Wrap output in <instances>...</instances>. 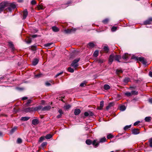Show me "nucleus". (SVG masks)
<instances>
[{
	"label": "nucleus",
	"mask_w": 152,
	"mask_h": 152,
	"mask_svg": "<svg viewBox=\"0 0 152 152\" xmlns=\"http://www.w3.org/2000/svg\"><path fill=\"white\" fill-rule=\"evenodd\" d=\"M53 44V43L50 42L44 45V46L45 47H47L48 48H51L50 45Z\"/></svg>",
	"instance_id": "aec40b11"
},
{
	"label": "nucleus",
	"mask_w": 152,
	"mask_h": 152,
	"mask_svg": "<svg viewBox=\"0 0 152 152\" xmlns=\"http://www.w3.org/2000/svg\"><path fill=\"white\" fill-rule=\"evenodd\" d=\"M113 137V136L111 134H108L107 136V138L108 139L112 138Z\"/></svg>",
	"instance_id": "79ce46f5"
},
{
	"label": "nucleus",
	"mask_w": 152,
	"mask_h": 152,
	"mask_svg": "<svg viewBox=\"0 0 152 152\" xmlns=\"http://www.w3.org/2000/svg\"><path fill=\"white\" fill-rule=\"evenodd\" d=\"M27 99L28 98L27 97H24L22 98V99L23 100H25Z\"/></svg>",
	"instance_id": "0e129e2a"
},
{
	"label": "nucleus",
	"mask_w": 152,
	"mask_h": 152,
	"mask_svg": "<svg viewBox=\"0 0 152 152\" xmlns=\"http://www.w3.org/2000/svg\"><path fill=\"white\" fill-rule=\"evenodd\" d=\"M86 143L88 145H90L92 143L93 144V142L90 139H87L86 140Z\"/></svg>",
	"instance_id": "5701e85b"
},
{
	"label": "nucleus",
	"mask_w": 152,
	"mask_h": 152,
	"mask_svg": "<svg viewBox=\"0 0 152 152\" xmlns=\"http://www.w3.org/2000/svg\"><path fill=\"white\" fill-rule=\"evenodd\" d=\"M68 71L71 73H72L74 72V70L73 69L71 68L70 67H69L68 69Z\"/></svg>",
	"instance_id": "c03bdc74"
},
{
	"label": "nucleus",
	"mask_w": 152,
	"mask_h": 152,
	"mask_svg": "<svg viewBox=\"0 0 152 152\" xmlns=\"http://www.w3.org/2000/svg\"><path fill=\"white\" fill-rule=\"evenodd\" d=\"M58 112L60 113V114L62 115L63 113L62 110L61 109H59L58 110Z\"/></svg>",
	"instance_id": "bf43d9fd"
},
{
	"label": "nucleus",
	"mask_w": 152,
	"mask_h": 152,
	"mask_svg": "<svg viewBox=\"0 0 152 152\" xmlns=\"http://www.w3.org/2000/svg\"><path fill=\"white\" fill-rule=\"evenodd\" d=\"M140 123V121H137L134 123V126H136V125H137Z\"/></svg>",
	"instance_id": "4d7b16f0"
},
{
	"label": "nucleus",
	"mask_w": 152,
	"mask_h": 152,
	"mask_svg": "<svg viewBox=\"0 0 152 152\" xmlns=\"http://www.w3.org/2000/svg\"><path fill=\"white\" fill-rule=\"evenodd\" d=\"M37 36V35H33L32 36V37H33V38H35V37H36Z\"/></svg>",
	"instance_id": "774afa93"
},
{
	"label": "nucleus",
	"mask_w": 152,
	"mask_h": 152,
	"mask_svg": "<svg viewBox=\"0 0 152 152\" xmlns=\"http://www.w3.org/2000/svg\"><path fill=\"white\" fill-rule=\"evenodd\" d=\"M43 108V107L42 106L39 105L38 106L34 107V111L38 110H41Z\"/></svg>",
	"instance_id": "f3484780"
},
{
	"label": "nucleus",
	"mask_w": 152,
	"mask_h": 152,
	"mask_svg": "<svg viewBox=\"0 0 152 152\" xmlns=\"http://www.w3.org/2000/svg\"><path fill=\"white\" fill-rule=\"evenodd\" d=\"M152 21V18H150L144 22V25L150 24Z\"/></svg>",
	"instance_id": "0eeeda50"
},
{
	"label": "nucleus",
	"mask_w": 152,
	"mask_h": 152,
	"mask_svg": "<svg viewBox=\"0 0 152 152\" xmlns=\"http://www.w3.org/2000/svg\"><path fill=\"white\" fill-rule=\"evenodd\" d=\"M71 107V106L70 105L67 104L64 106V108L66 110H68Z\"/></svg>",
	"instance_id": "473e14b6"
},
{
	"label": "nucleus",
	"mask_w": 152,
	"mask_h": 152,
	"mask_svg": "<svg viewBox=\"0 0 152 152\" xmlns=\"http://www.w3.org/2000/svg\"><path fill=\"white\" fill-rule=\"evenodd\" d=\"M32 102V100H31L30 99H29L28 100L27 102L26 103V104L27 106H28V105H29V104L31 103Z\"/></svg>",
	"instance_id": "a18cd8bd"
},
{
	"label": "nucleus",
	"mask_w": 152,
	"mask_h": 152,
	"mask_svg": "<svg viewBox=\"0 0 152 152\" xmlns=\"http://www.w3.org/2000/svg\"><path fill=\"white\" fill-rule=\"evenodd\" d=\"M62 115L60 114V115H57V118H61V117Z\"/></svg>",
	"instance_id": "e2e57ef3"
},
{
	"label": "nucleus",
	"mask_w": 152,
	"mask_h": 152,
	"mask_svg": "<svg viewBox=\"0 0 152 152\" xmlns=\"http://www.w3.org/2000/svg\"><path fill=\"white\" fill-rule=\"evenodd\" d=\"M97 61L99 63L101 64L103 63L104 61L103 59H100L97 60Z\"/></svg>",
	"instance_id": "09e8293b"
},
{
	"label": "nucleus",
	"mask_w": 152,
	"mask_h": 152,
	"mask_svg": "<svg viewBox=\"0 0 152 152\" xmlns=\"http://www.w3.org/2000/svg\"><path fill=\"white\" fill-rule=\"evenodd\" d=\"M16 6L14 3H9L8 1H3L0 3V13L4 10L11 12Z\"/></svg>",
	"instance_id": "f257e3e1"
},
{
	"label": "nucleus",
	"mask_w": 152,
	"mask_h": 152,
	"mask_svg": "<svg viewBox=\"0 0 152 152\" xmlns=\"http://www.w3.org/2000/svg\"><path fill=\"white\" fill-rule=\"evenodd\" d=\"M39 123V120L37 119H34L32 121V124L34 125H36Z\"/></svg>",
	"instance_id": "1a4fd4ad"
},
{
	"label": "nucleus",
	"mask_w": 152,
	"mask_h": 152,
	"mask_svg": "<svg viewBox=\"0 0 152 152\" xmlns=\"http://www.w3.org/2000/svg\"><path fill=\"white\" fill-rule=\"evenodd\" d=\"M30 118L28 117H22L21 118V120L23 121H27Z\"/></svg>",
	"instance_id": "412c9836"
},
{
	"label": "nucleus",
	"mask_w": 152,
	"mask_h": 152,
	"mask_svg": "<svg viewBox=\"0 0 152 152\" xmlns=\"http://www.w3.org/2000/svg\"><path fill=\"white\" fill-rule=\"evenodd\" d=\"M31 4L32 5H34L36 4V2L35 0H32L31 2Z\"/></svg>",
	"instance_id": "5fc2aeb1"
},
{
	"label": "nucleus",
	"mask_w": 152,
	"mask_h": 152,
	"mask_svg": "<svg viewBox=\"0 0 152 152\" xmlns=\"http://www.w3.org/2000/svg\"><path fill=\"white\" fill-rule=\"evenodd\" d=\"M45 137H41L39 139V141L40 142H42L45 139Z\"/></svg>",
	"instance_id": "8fccbe9b"
},
{
	"label": "nucleus",
	"mask_w": 152,
	"mask_h": 152,
	"mask_svg": "<svg viewBox=\"0 0 152 152\" xmlns=\"http://www.w3.org/2000/svg\"><path fill=\"white\" fill-rule=\"evenodd\" d=\"M116 72L117 73H122V71L121 70H117Z\"/></svg>",
	"instance_id": "680f3d73"
},
{
	"label": "nucleus",
	"mask_w": 152,
	"mask_h": 152,
	"mask_svg": "<svg viewBox=\"0 0 152 152\" xmlns=\"http://www.w3.org/2000/svg\"><path fill=\"white\" fill-rule=\"evenodd\" d=\"M130 80V79L128 77H126L124 80V82L125 83H128Z\"/></svg>",
	"instance_id": "4c0bfd02"
},
{
	"label": "nucleus",
	"mask_w": 152,
	"mask_h": 152,
	"mask_svg": "<svg viewBox=\"0 0 152 152\" xmlns=\"http://www.w3.org/2000/svg\"><path fill=\"white\" fill-rule=\"evenodd\" d=\"M106 140V138L105 137L101 138L99 142L97 141V140H94L93 142V145L95 147H96L98 146L99 142H105Z\"/></svg>",
	"instance_id": "f03ea898"
},
{
	"label": "nucleus",
	"mask_w": 152,
	"mask_h": 152,
	"mask_svg": "<svg viewBox=\"0 0 152 152\" xmlns=\"http://www.w3.org/2000/svg\"><path fill=\"white\" fill-rule=\"evenodd\" d=\"M149 75L150 77H152V72L151 71L149 72Z\"/></svg>",
	"instance_id": "052dcab7"
},
{
	"label": "nucleus",
	"mask_w": 152,
	"mask_h": 152,
	"mask_svg": "<svg viewBox=\"0 0 152 152\" xmlns=\"http://www.w3.org/2000/svg\"><path fill=\"white\" fill-rule=\"evenodd\" d=\"M131 125H126V126H125L124 129V130H126L130 128L131 127Z\"/></svg>",
	"instance_id": "72a5a7b5"
},
{
	"label": "nucleus",
	"mask_w": 152,
	"mask_h": 152,
	"mask_svg": "<svg viewBox=\"0 0 152 152\" xmlns=\"http://www.w3.org/2000/svg\"><path fill=\"white\" fill-rule=\"evenodd\" d=\"M104 50L106 53H107L109 50V48L107 46H105L104 47Z\"/></svg>",
	"instance_id": "2f4dec72"
},
{
	"label": "nucleus",
	"mask_w": 152,
	"mask_h": 152,
	"mask_svg": "<svg viewBox=\"0 0 152 152\" xmlns=\"http://www.w3.org/2000/svg\"><path fill=\"white\" fill-rule=\"evenodd\" d=\"M47 144V142H43L41 145V147L42 148H44L45 147Z\"/></svg>",
	"instance_id": "a19ab883"
},
{
	"label": "nucleus",
	"mask_w": 152,
	"mask_h": 152,
	"mask_svg": "<svg viewBox=\"0 0 152 152\" xmlns=\"http://www.w3.org/2000/svg\"><path fill=\"white\" fill-rule=\"evenodd\" d=\"M45 7L40 5L38 6V8L39 10H43L45 8Z\"/></svg>",
	"instance_id": "37998d69"
},
{
	"label": "nucleus",
	"mask_w": 152,
	"mask_h": 152,
	"mask_svg": "<svg viewBox=\"0 0 152 152\" xmlns=\"http://www.w3.org/2000/svg\"><path fill=\"white\" fill-rule=\"evenodd\" d=\"M81 111L79 109H76L75 110L74 114L75 115H78L80 113Z\"/></svg>",
	"instance_id": "2eb2a0df"
},
{
	"label": "nucleus",
	"mask_w": 152,
	"mask_h": 152,
	"mask_svg": "<svg viewBox=\"0 0 152 152\" xmlns=\"http://www.w3.org/2000/svg\"><path fill=\"white\" fill-rule=\"evenodd\" d=\"M39 61L38 60L37 58L34 59L32 61V64L33 65L35 66L38 63Z\"/></svg>",
	"instance_id": "a211bd4d"
},
{
	"label": "nucleus",
	"mask_w": 152,
	"mask_h": 152,
	"mask_svg": "<svg viewBox=\"0 0 152 152\" xmlns=\"http://www.w3.org/2000/svg\"><path fill=\"white\" fill-rule=\"evenodd\" d=\"M43 75L42 74H39L35 75V77L36 78H39L42 76Z\"/></svg>",
	"instance_id": "49530a36"
},
{
	"label": "nucleus",
	"mask_w": 152,
	"mask_h": 152,
	"mask_svg": "<svg viewBox=\"0 0 152 152\" xmlns=\"http://www.w3.org/2000/svg\"><path fill=\"white\" fill-rule=\"evenodd\" d=\"M28 14L27 10L25 9L23 12V19H25L26 18Z\"/></svg>",
	"instance_id": "9d476101"
},
{
	"label": "nucleus",
	"mask_w": 152,
	"mask_h": 152,
	"mask_svg": "<svg viewBox=\"0 0 152 152\" xmlns=\"http://www.w3.org/2000/svg\"><path fill=\"white\" fill-rule=\"evenodd\" d=\"M151 117H147L145 118V120L147 122H149L151 120Z\"/></svg>",
	"instance_id": "bb28decb"
},
{
	"label": "nucleus",
	"mask_w": 152,
	"mask_h": 152,
	"mask_svg": "<svg viewBox=\"0 0 152 152\" xmlns=\"http://www.w3.org/2000/svg\"><path fill=\"white\" fill-rule=\"evenodd\" d=\"M51 28L53 31L54 32H58L59 30V28L56 26H53Z\"/></svg>",
	"instance_id": "ddd939ff"
},
{
	"label": "nucleus",
	"mask_w": 152,
	"mask_h": 152,
	"mask_svg": "<svg viewBox=\"0 0 152 152\" xmlns=\"http://www.w3.org/2000/svg\"><path fill=\"white\" fill-rule=\"evenodd\" d=\"M131 58L132 59H133L135 60L136 61H139V57H138L136 56H135L134 55L132 56L131 57Z\"/></svg>",
	"instance_id": "cd10ccee"
},
{
	"label": "nucleus",
	"mask_w": 152,
	"mask_h": 152,
	"mask_svg": "<svg viewBox=\"0 0 152 152\" xmlns=\"http://www.w3.org/2000/svg\"><path fill=\"white\" fill-rule=\"evenodd\" d=\"M132 95L131 93L129 92H127L125 93V95L127 96H130Z\"/></svg>",
	"instance_id": "58836bf2"
},
{
	"label": "nucleus",
	"mask_w": 152,
	"mask_h": 152,
	"mask_svg": "<svg viewBox=\"0 0 152 152\" xmlns=\"http://www.w3.org/2000/svg\"><path fill=\"white\" fill-rule=\"evenodd\" d=\"M51 107L50 106H45L42 109V111H47L50 109Z\"/></svg>",
	"instance_id": "4468645a"
},
{
	"label": "nucleus",
	"mask_w": 152,
	"mask_h": 152,
	"mask_svg": "<svg viewBox=\"0 0 152 152\" xmlns=\"http://www.w3.org/2000/svg\"><path fill=\"white\" fill-rule=\"evenodd\" d=\"M88 45L91 48H93L94 46V44L93 42H90L88 44Z\"/></svg>",
	"instance_id": "ea45409f"
},
{
	"label": "nucleus",
	"mask_w": 152,
	"mask_h": 152,
	"mask_svg": "<svg viewBox=\"0 0 152 152\" xmlns=\"http://www.w3.org/2000/svg\"><path fill=\"white\" fill-rule=\"evenodd\" d=\"M113 105V103H109L108 104V105L106 107V109L107 110H108L109 108L111 107Z\"/></svg>",
	"instance_id": "c756f323"
},
{
	"label": "nucleus",
	"mask_w": 152,
	"mask_h": 152,
	"mask_svg": "<svg viewBox=\"0 0 152 152\" xmlns=\"http://www.w3.org/2000/svg\"><path fill=\"white\" fill-rule=\"evenodd\" d=\"M149 142L150 143V146L151 147H152V138L149 139Z\"/></svg>",
	"instance_id": "864d4df0"
},
{
	"label": "nucleus",
	"mask_w": 152,
	"mask_h": 152,
	"mask_svg": "<svg viewBox=\"0 0 152 152\" xmlns=\"http://www.w3.org/2000/svg\"><path fill=\"white\" fill-rule=\"evenodd\" d=\"M63 72H61L60 73H58L55 76V77H58V76H59V75H61L62 74H63Z\"/></svg>",
	"instance_id": "6e6d98bb"
},
{
	"label": "nucleus",
	"mask_w": 152,
	"mask_h": 152,
	"mask_svg": "<svg viewBox=\"0 0 152 152\" xmlns=\"http://www.w3.org/2000/svg\"><path fill=\"white\" fill-rule=\"evenodd\" d=\"M9 46L12 48V49L14 50V45L12 44V42H9Z\"/></svg>",
	"instance_id": "b1692460"
},
{
	"label": "nucleus",
	"mask_w": 152,
	"mask_h": 152,
	"mask_svg": "<svg viewBox=\"0 0 152 152\" xmlns=\"http://www.w3.org/2000/svg\"><path fill=\"white\" fill-rule=\"evenodd\" d=\"M80 60V58H77L74 60L71 64V66L76 69V67L78 66L77 63Z\"/></svg>",
	"instance_id": "7ed1b4c3"
},
{
	"label": "nucleus",
	"mask_w": 152,
	"mask_h": 152,
	"mask_svg": "<svg viewBox=\"0 0 152 152\" xmlns=\"http://www.w3.org/2000/svg\"><path fill=\"white\" fill-rule=\"evenodd\" d=\"M109 20L108 19L106 18L103 20L102 21V22L104 24H106L108 22Z\"/></svg>",
	"instance_id": "c9c22d12"
},
{
	"label": "nucleus",
	"mask_w": 152,
	"mask_h": 152,
	"mask_svg": "<svg viewBox=\"0 0 152 152\" xmlns=\"http://www.w3.org/2000/svg\"><path fill=\"white\" fill-rule=\"evenodd\" d=\"M130 57V55H129L128 53H126L123 56L122 58L125 60H127Z\"/></svg>",
	"instance_id": "423d86ee"
},
{
	"label": "nucleus",
	"mask_w": 152,
	"mask_h": 152,
	"mask_svg": "<svg viewBox=\"0 0 152 152\" xmlns=\"http://www.w3.org/2000/svg\"><path fill=\"white\" fill-rule=\"evenodd\" d=\"M126 109V107L124 105H121L120 107V110L121 111H124Z\"/></svg>",
	"instance_id": "7c9ffc66"
},
{
	"label": "nucleus",
	"mask_w": 152,
	"mask_h": 152,
	"mask_svg": "<svg viewBox=\"0 0 152 152\" xmlns=\"http://www.w3.org/2000/svg\"><path fill=\"white\" fill-rule=\"evenodd\" d=\"M22 142V140L21 139L18 138L17 139V142L18 143H20Z\"/></svg>",
	"instance_id": "603ef678"
},
{
	"label": "nucleus",
	"mask_w": 152,
	"mask_h": 152,
	"mask_svg": "<svg viewBox=\"0 0 152 152\" xmlns=\"http://www.w3.org/2000/svg\"><path fill=\"white\" fill-rule=\"evenodd\" d=\"M100 106L98 107V109L99 110H101L102 109L104 105V102L103 101H102L100 102Z\"/></svg>",
	"instance_id": "dca6fc26"
},
{
	"label": "nucleus",
	"mask_w": 152,
	"mask_h": 152,
	"mask_svg": "<svg viewBox=\"0 0 152 152\" xmlns=\"http://www.w3.org/2000/svg\"><path fill=\"white\" fill-rule=\"evenodd\" d=\"M132 133L134 134H137L140 133L139 129H134L132 130Z\"/></svg>",
	"instance_id": "6e6552de"
},
{
	"label": "nucleus",
	"mask_w": 152,
	"mask_h": 152,
	"mask_svg": "<svg viewBox=\"0 0 152 152\" xmlns=\"http://www.w3.org/2000/svg\"><path fill=\"white\" fill-rule=\"evenodd\" d=\"M138 61H139L141 62L142 63V64L144 65H146V61L145 59L143 57H139Z\"/></svg>",
	"instance_id": "39448f33"
},
{
	"label": "nucleus",
	"mask_w": 152,
	"mask_h": 152,
	"mask_svg": "<svg viewBox=\"0 0 152 152\" xmlns=\"http://www.w3.org/2000/svg\"><path fill=\"white\" fill-rule=\"evenodd\" d=\"M17 127H14L13 128H12L11 130L10 131V133L11 134H12L17 129Z\"/></svg>",
	"instance_id": "c85d7f7f"
},
{
	"label": "nucleus",
	"mask_w": 152,
	"mask_h": 152,
	"mask_svg": "<svg viewBox=\"0 0 152 152\" xmlns=\"http://www.w3.org/2000/svg\"><path fill=\"white\" fill-rule=\"evenodd\" d=\"M132 94L134 95H137L138 94V91H132L131 92Z\"/></svg>",
	"instance_id": "f704fd0d"
},
{
	"label": "nucleus",
	"mask_w": 152,
	"mask_h": 152,
	"mask_svg": "<svg viewBox=\"0 0 152 152\" xmlns=\"http://www.w3.org/2000/svg\"><path fill=\"white\" fill-rule=\"evenodd\" d=\"M148 101L149 102L151 103H152V98L149 99L148 100Z\"/></svg>",
	"instance_id": "69168bd1"
},
{
	"label": "nucleus",
	"mask_w": 152,
	"mask_h": 152,
	"mask_svg": "<svg viewBox=\"0 0 152 152\" xmlns=\"http://www.w3.org/2000/svg\"><path fill=\"white\" fill-rule=\"evenodd\" d=\"M89 113L88 112H85L84 113V115L86 116H88L89 115V114H90V115L91 116H92L93 115V114L92 113V112H89Z\"/></svg>",
	"instance_id": "4be33fe9"
},
{
	"label": "nucleus",
	"mask_w": 152,
	"mask_h": 152,
	"mask_svg": "<svg viewBox=\"0 0 152 152\" xmlns=\"http://www.w3.org/2000/svg\"><path fill=\"white\" fill-rule=\"evenodd\" d=\"M117 28L116 27L113 26L111 28V31H116Z\"/></svg>",
	"instance_id": "3c124183"
},
{
	"label": "nucleus",
	"mask_w": 152,
	"mask_h": 152,
	"mask_svg": "<svg viewBox=\"0 0 152 152\" xmlns=\"http://www.w3.org/2000/svg\"><path fill=\"white\" fill-rule=\"evenodd\" d=\"M98 54H99L98 51H97V50H96L94 52V54H93V55L94 57H96L98 55Z\"/></svg>",
	"instance_id": "e433bc0d"
},
{
	"label": "nucleus",
	"mask_w": 152,
	"mask_h": 152,
	"mask_svg": "<svg viewBox=\"0 0 152 152\" xmlns=\"http://www.w3.org/2000/svg\"><path fill=\"white\" fill-rule=\"evenodd\" d=\"M86 81H84L83 83H82L80 84V87H83L85 86L86 85Z\"/></svg>",
	"instance_id": "de8ad7c7"
},
{
	"label": "nucleus",
	"mask_w": 152,
	"mask_h": 152,
	"mask_svg": "<svg viewBox=\"0 0 152 152\" xmlns=\"http://www.w3.org/2000/svg\"><path fill=\"white\" fill-rule=\"evenodd\" d=\"M45 85L47 86H51V84L50 83L47 81L45 82Z\"/></svg>",
	"instance_id": "13d9d810"
},
{
	"label": "nucleus",
	"mask_w": 152,
	"mask_h": 152,
	"mask_svg": "<svg viewBox=\"0 0 152 152\" xmlns=\"http://www.w3.org/2000/svg\"><path fill=\"white\" fill-rule=\"evenodd\" d=\"M114 59V56L110 55L109 59V61L112 63Z\"/></svg>",
	"instance_id": "6ab92c4d"
},
{
	"label": "nucleus",
	"mask_w": 152,
	"mask_h": 152,
	"mask_svg": "<svg viewBox=\"0 0 152 152\" xmlns=\"http://www.w3.org/2000/svg\"><path fill=\"white\" fill-rule=\"evenodd\" d=\"M76 29L75 28H73L71 29H67L64 30V32L66 34H71L72 33H74L76 31Z\"/></svg>",
	"instance_id": "20e7f679"
},
{
	"label": "nucleus",
	"mask_w": 152,
	"mask_h": 152,
	"mask_svg": "<svg viewBox=\"0 0 152 152\" xmlns=\"http://www.w3.org/2000/svg\"><path fill=\"white\" fill-rule=\"evenodd\" d=\"M34 111V107H28L25 109V111L26 112H31Z\"/></svg>",
	"instance_id": "9b49d317"
},
{
	"label": "nucleus",
	"mask_w": 152,
	"mask_h": 152,
	"mask_svg": "<svg viewBox=\"0 0 152 152\" xmlns=\"http://www.w3.org/2000/svg\"><path fill=\"white\" fill-rule=\"evenodd\" d=\"M110 86L108 84H105L104 85V88L105 90H107L109 89L110 88Z\"/></svg>",
	"instance_id": "393cba45"
},
{
	"label": "nucleus",
	"mask_w": 152,
	"mask_h": 152,
	"mask_svg": "<svg viewBox=\"0 0 152 152\" xmlns=\"http://www.w3.org/2000/svg\"><path fill=\"white\" fill-rule=\"evenodd\" d=\"M52 137V135L50 134H47L45 137V138L47 139L51 138Z\"/></svg>",
	"instance_id": "a878e982"
},
{
	"label": "nucleus",
	"mask_w": 152,
	"mask_h": 152,
	"mask_svg": "<svg viewBox=\"0 0 152 152\" xmlns=\"http://www.w3.org/2000/svg\"><path fill=\"white\" fill-rule=\"evenodd\" d=\"M23 0H18V1L19 3H22L23 2Z\"/></svg>",
	"instance_id": "338daca9"
},
{
	"label": "nucleus",
	"mask_w": 152,
	"mask_h": 152,
	"mask_svg": "<svg viewBox=\"0 0 152 152\" xmlns=\"http://www.w3.org/2000/svg\"><path fill=\"white\" fill-rule=\"evenodd\" d=\"M114 59L117 61L120 62V59L121 58V56L119 55H115L114 56Z\"/></svg>",
	"instance_id": "f8f14e48"
}]
</instances>
